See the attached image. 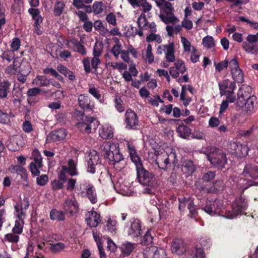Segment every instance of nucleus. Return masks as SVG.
<instances>
[{
  "label": "nucleus",
  "instance_id": "nucleus-18",
  "mask_svg": "<svg viewBox=\"0 0 258 258\" xmlns=\"http://www.w3.org/2000/svg\"><path fill=\"white\" fill-rule=\"evenodd\" d=\"M28 12L35 21L34 32L38 35H41L42 34L41 24L42 22L43 18L40 15V11L38 9L30 8L28 10Z\"/></svg>",
  "mask_w": 258,
  "mask_h": 258
},
{
  "label": "nucleus",
  "instance_id": "nucleus-55",
  "mask_svg": "<svg viewBox=\"0 0 258 258\" xmlns=\"http://www.w3.org/2000/svg\"><path fill=\"white\" fill-rule=\"evenodd\" d=\"M230 61L224 60L219 62L218 63H214L215 69L216 71L221 72L224 69H226L228 67L229 68Z\"/></svg>",
  "mask_w": 258,
  "mask_h": 258
},
{
  "label": "nucleus",
  "instance_id": "nucleus-27",
  "mask_svg": "<svg viewBox=\"0 0 258 258\" xmlns=\"http://www.w3.org/2000/svg\"><path fill=\"white\" fill-rule=\"evenodd\" d=\"M87 224L92 227H96L100 222V216L95 211L88 212L85 217Z\"/></svg>",
  "mask_w": 258,
  "mask_h": 258
},
{
  "label": "nucleus",
  "instance_id": "nucleus-21",
  "mask_svg": "<svg viewBox=\"0 0 258 258\" xmlns=\"http://www.w3.org/2000/svg\"><path fill=\"white\" fill-rule=\"evenodd\" d=\"M125 117V121L126 123V127L127 128H134L135 126L138 124L139 121L137 114L131 109H128L126 111Z\"/></svg>",
  "mask_w": 258,
  "mask_h": 258
},
{
  "label": "nucleus",
  "instance_id": "nucleus-47",
  "mask_svg": "<svg viewBox=\"0 0 258 258\" xmlns=\"http://www.w3.org/2000/svg\"><path fill=\"white\" fill-rule=\"evenodd\" d=\"M191 199L188 198L186 199L185 198H179V205L178 208L180 211H184L185 207L188 208V204L189 205L191 204Z\"/></svg>",
  "mask_w": 258,
  "mask_h": 258
},
{
  "label": "nucleus",
  "instance_id": "nucleus-61",
  "mask_svg": "<svg viewBox=\"0 0 258 258\" xmlns=\"http://www.w3.org/2000/svg\"><path fill=\"white\" fill-rule=\"evenodd\" d=\"M116 221L115 220L109 218L107 222L106 227L107 230L110 231L111 233H115L116 228Z\"/></svg>",
  "mask_w": 258,
  "mask_h": 258
},
{
  "label": "nucleus",
  "instance_id": "nucleus-2",
  "mask_svg": "<svg viewBox=\"0 0 258 258\" xmlns=\"http://www.w3.org/2000/svg\"><path fill=\"white\" fill-rule=\"evenodd\" d=\"M157 7L161 10L159 18L165 24H175L179 20L173 13L172 4L166 0H155Z\"/></svg>",
  "mask_w": 258,
  "mask_h": 258
},
{
  "label": "nucleus",
  "instance_id": "nucleus-49",
  "mask_svg": "<svg viewBox=\"0 0 258 258\" xmlns=\"http://www.w3.org/2000/svg\"><path fill=\"white\" fill-rule=\"evenodd\" d=\"M24 220H16L12 231L14 233L20 234L23 231Z\"/></svg>",
  "mask_w": 258,
  "mask_h": 258
},
{
  "label": "nucleus",
  "instance_id": "nucleus-46",
  "mask_svg": "<svg viewBox=\"0 0 258 258\" xmlns=\"http://www.w3.org/2000/svg\"><path fill=\"white\" fill-rule=\"evenodd\" d=\"M242 47L245 51L249 53L254 54L257 52L256 46L247 41L242 43Z\"/></svg>",
  "mask_w": 258,
  "mask_h": 258
},
{
  "label": "nucleus",
  "instance_id": "nucleus-23",
  "mask_svg": "<svg viewBox=\"0 0 258 258\" xmlns=\"http://www.w3.org/2000/svg\"><path fill=\"white\" fill-rule=\"evenodd\" d=\"M66 45L69 49H72L74 51L84 55L86 54V51L84 46L76 38H72L66 41Z\"/></svg>",
  "mask_w": 258,
  "mask_h": 258
},
{
  "label": "nucleus",
  "instance_id": "nucleus-9",
  "mask_svg": "<svg viewBox=\"0 0 258 258\" xmlns=\"http://www.w3.org/2000/svg\"><path fill=\"white\" fill-rule=\"evenodd\" d=\"M32 157L33 161H32L30 165V170L33 176H39L41 169L42 164V157L38 150H34L32 152Z\"/></svg>",
  "mask_w": 258,
  "mask_h": 258
},
{
  "label": "nucleus",
  "instance_id": "nucleus-59",
  "mask_svg": "<svg viewBox=\"0 0 258 258\" xmlns=\"http://www.w3.org/2000/svg\"><path fill=\"white\" fill-rule=\"evenodd\" d=\"M153 237L151 235L150 230H148L141 240V243L144 245H149L153 242Z\"/></svg>",
  "mask_w": 258,
  "mask_h": 258
},
{
  "label": "nucleus",
  "instance_id": "nucleus-13",
  "mask_svg": "<svg viewBox=\"0 0 258 258\" xmlns=\"http://www.w3.org/2000/svg\"><path fill=\"white\" fill-rule=\"evenodd\" d=\"M83 188H84L85 190H86V195L91 203H96L97 201V199L95 188L94 186L92 184L87 182L80 184L79 187L77 186L76 187V190L79 191L78 194L80 193H84V191L82 190Z\"/></svg>",
  "mask_w": 258,
  "mask_h": 258
},
{
  "label": "nucleus",
  "instance_id": "nucleus-17",
  "mask_svg": "<svg viewBox=\"0 0 258 258\" xmlns=\"http://www.w3.org/2000/svg\"><path fill=\"white\" fill-rule=\"evenodd\" d=\"M143 254L145 258H166L164 250L155 246L145 248Z\"/></svg>",
  "mask_w": 258,
  "mask_h": 258
},
{
  "label": "nucleus",
  "instance_id": "nucleus-57",
  "mask_svg": "<svg viewBox=\"0 0 258 258\" xmlns=\"http://www.w3.org/2000/svg\"><path fill=\"white\" fill-rule=\"evenodd\" d=\"M162 39L159 34H155V33H151L146 38V41L148 42H151L155 41L158 43L162 42Z\"/></svg>",
  "mask_w": 258,
  "mask_h": 258
},
{
  "label": "nucleus",
  "instance_id": "nucleus-51",
  "mask_svg": "<svg viewBox=\"0 0 258 258\" xmlns=\"http://www.w3.org/2000/svg\"><path fill=\"white\" fill-rule=\"evenodd\" d=\"M171 68H175L177 72H180L181 74H183L186 70L184 61L180 59L175 61L174 66Z\"/></svg>",
  "mask_w": 258,
  "mask_h": 258
},
{
  "label": "nucleus",
  "instance_id": "nucleus-20",
  "mask_svg": "<svg viewBox=\"0 0 258 258\" xmlns=\"http://www.w3.org/2000/svg\"><path fill=\"white\" fill-rule=\"evenodd\" d=\"M78 103L79 106L84 111L89 112L92 110L94 108V103L91 101L88 95L84 94L80 95L78 96Z\"/></svg>",
  "mask_w": 258,
  "mask_h": 258
},
{
  "label": "nucleus",
  "instance_id": "nucleus-58",
  "mask_svg": "<svg viewBox=\"0 0 258 258\" xmlns=\"http://www.w3.org/2000/svg\"><path fill=\"white\" fill-rule=\"evenodd\" d=\"M181 42L183 47V50L186 52H190L192 51V46L190 42L184 37H181Z\"/></svg>",
  "mask_w": 258,
  "mask_h": 258
},
{
  "label": "nucleus",
  "instance_id": "nucleus-3",
  "mask_svg": "<svg viewBox=\"0 0 258 258\" xmlns=\"http://www.w3.org/2000/svg\"><path fill=\"white\" fill-rule=\"evenodd\" d=\"M79 122L77 123L78 128L83 133L89 134L92 130H95L99 123L96 118L84 116V113L79 112L76 114Z\"/></svg>",
  "mask_w": 258,
  "mask_h": 258
},
{
  "label": "nucleus",
  "instance_id": "nucleus-7",
  "mask_svg": "<svg viewBox=\"0 0 258 258\" xmlns=\"http://www.w3.org/2000/svg\"><path fill=\"white\" fill-rule=\"evenodd\" d=\"M155 162L159 168L166 170L170 163L174 165L177 163L176 154L174 152H170L169 154L166 152L162 153L157 156Z\"/></svg>",
  "mask_w": 258,
  "mask_h": 258
},
{
  "label": "nucleus",
  "instance_id": "nucleus-26",
  "mask_svg": "<svg viewBox=\"0 0 258 258\" xmlns=\"http://www.w3.org/2000/svg\"><path fill=\"white\" fill-rule=\"evenodd\" d=\"M23 139L20 136H15L11 138L8 144L9 150L15 152L19 150L23 146Z\"/></svg>",
  "mask_w": 258,
  "mask_h": 258
},
{
  "label": "nucleus",
  "instance_id": "nucleus-40",
  "mask_svg": "<svg viewBox=\"0 0 258 258\" xmlns=\"http://www.w3.org/2000/svg\"><path fill=\"white\" fill-rule=\"evenodd\" d=\"M177 132L179 136L183 139H186L191 134L189 127L185 125H180L177 128Z\"/></svg>",
  "mask_w": 258,
  "mask_h": 258
},
{
  "label": "nucleus",
  "instance_id": "nucleus-10",
  "mask_svg": "<svg viewBox=\"0 0 258 258\" xmlns=\"http://www.w3.org/2000/svg\"><path fill=\"white\" fill-rule=\"evenodd\" d=\"M251 88L247 85H242L238 89L236 105L241 108L244 106L245 101L251 97Z\"/></svg>",
  "mask_w": 258,
  "mask_h": 258
},
{
  "label": "nucleus",
  "instance_id": "nucleus-22",
  "mask_svg": "<svg viewBox=\"0 0 258 258\" xmlns=\"http://www.w3.org/2000/svg\"><path fill=\"white\" fill-rule=\"evenodd\" d=\"M67 135V132L63 128L51 132L46 137L48 142H55L63 140Z\"/></svg>",
  "mask_w": 258,
  "mask_h": 258
},
{
  "label": "nucleus",
  "instance_id": "nucleus-14",
  "mask_svg": "<svg viewBox=\"0 0 258 258\" xmlns=\"http://www.w3.org/2000/svg\"><path fill=\"white\" fill-rule=\"evenodd\" d=\"M142 232L141 222L139 219H132L127 227V233L132 238L139 237Z\"/></svg>",
  "mask_w": 258,
  "mask_h": 258
},
{
  "label": "nucleus",
  "instance_id": "nucleus-8",
  "mask_svg": "<svg viewBox=\"0 0 258 258\" xmlns=\"http://www.w3.org/2000/svg\"><path fill=\"white\" fill-rule=\"evenodd\" d=\"M77 162L72 159H70L67 165L61 166V169L59 174L60 180L65 181L67 180L66 173H68L70 176H77L79 172L77 168Z\"/></svg>",
  "mask_w": 258,
  "mask_h": 258
},
{
  "label": "nucleus",
  "instance_id": "nucleus-63",
  "mask_svg": "<svg viewBox=\"0 0 258 258\" xmlns=\"http://www.w3.org/2000/svg\"><path fill=\"white\" fill-rule=\"evenodd\" d=\"M17 234L8 233L5 235V239L12 243H17L19 240V236Z\"/></svg>",
  "mask_w": 258,
  "mask_h": 258
},
{
  "label": "nucleus",
  "instance_id": "nucleus-11",
  "mask_svg": "<svg viewBox=\"0 0 258 258\" xmlns=\"http://www.w3.org/2000/svg\"><path fill=\"white\" fill-rule=\"evenodd\" d=\"M229 69L234 80V82L241 83L243 82L244 75L242 70L240 68L236 58H234L230 60Z\"/></svg>",
  "mask_w": 258,
  "mask_h": 258
},
{
  "label": "nucleus",
  "instance_id": "nucleus-28",
  "mask_svg": "<svg viewBox=\"0 0 258 258\" xmlns=\"http://www.w3.org/2000/svg\"><path fill=\"white\" fill-rule=\"evenodd\" d=\"M117 145V144L110 143V142H105L102 144L100 149L105 158L107 159L109 158L112 150L115 149Z\"/></svg>",
  "mask_w": 258,
  "mask_h": 258
},
{
  "label": "nucleus",
  "instance_id": "nucleus-60",
  "mask_svg": "<svg viewBox=\"0 0 258 258\" xmlns=\"http://www.w3.org/2000/svg\"><path fill=\"white\" fill-rule=\"evenodd\" d=\"M64 8V4L62 2H57L54 7V13L55 16H60L62 13Z\"/></svg>",
  "mask_w": 258,
  "mask_h": 258
},
{
  "label": "nucleus",
  "instance_id": "nucleus-62",
  "mask_svg": "<svg viewBox=\"0 0 258 258\" xmlns=\"http://www.w3.org/2000/svg\"><path fill=\"white\" fill-rule=\"evenodd\" d=\"M15 215L19 219V220H24L25 214L23 209H21L19 205H16L15 206Z\"/></svg>",
  "mask_w": 258,
  "mask_h": 258
},
{
  "label": "nucleus",
  "instance_id": "nucleus-12",
  "mask_svg": "<svg viewBox=\"0 0 258 258\" xmlns=\"http://www.w3.org/2000/svg\"><path fill=\"white\" fill-rule=\"evenodd\" d=\"M175 50L173 43H171L167 45H162L158 46L157 49L158 54L164 53L166 60L169 62H175Z\"/></svg>",
  "mask_w": 258,
  "mask_h": 258
},
{
  "label": "nucleus",
  "instance_id": "nucleus-30",
  "mask_svg": "<svg viewBox=\"0 0 258 258\" xmlns=\"http://www.w3.org/2000/svg\"><path fill=\"white\" fill-rule=\"evenodd\" d=\"M171 250L172 252L178 254L184 252L185 251V248L184 246L182 241L179 239H174L172 242Z\"/></svg>",
  "mask_w": 258,
  "mask_h": 258
},
{
  "label": "nucleus",
  "instance_id": "nucleus-43",
  "mask_svg": "<svg viewBox=\"0 0 258 258\" xmlns=\"http://www.w3.org/2000/svg\"><path fill=\"white\" fill-rule=\"evenodd\" d=\"M88 92L100 102L103 103V100L102 99V96L99 90L96 88L93 85H89Z\"/></svg>",
  "mask_w": 258,
  "mask_h": 258
},
{
  "label": "nucleus",
  "instance_id": "nucleus-52",
  "mask_svg": "<svg viewBox=\"0 0 258 258\" xmlns=\"http://www.w3.org/2000/svg\"><path fill=\"white\" fill-rule=\"evenodd\" d=\"M110 52L113 54L116 59L118 58L119 54L122 52L121 45L118 40H117L115 44L112 47Z\"/></svg>",
  "mask_w": 258,
  "mask_h": 258
},
{
  "label": "nucleus",
  "instance_id": "nucleus-42",
  "mask_svg": "<svg viewBox=\"0 0 258 258\" xmlns=\"http://www.w3.org/2000/svg\"><path fill=\"white\" fill-rule=\"evenodd\" d=\"M73 5L78 9H84L86 13H91L93 12V8L90 5H85L82 0H73Z\"/></svg>",
  "mask_w": 258,
  "mask_h": 258
},
{
  "label": "nucleus",
  "instance_id": "nucleus-36",
  "mask_svg": "<svg viewBox=\"0 0 258 258\" xmlns=\"http://www.w3.org/2000/svg\"><path fill=\"white\" fill-rule=\"evenodd\" d=\"M136 244L128 241H125L120 246L121 253L124 255H129L135 248Z\"/></svg>",
  "mask_w": 258,
  "mask_h": 258
},
{
  "label": "nucleus",
  "instance_id": "nucleus-5",
  "mask_svg": "<svg viewBox=\"0 0 258 258\" xmlns=\"http://www.w3.org/2000/svg\"><path fill=\"white\" fill-rule=\"evenodd\" d=\"M136 169L137 179L141 184L149 186L153 185L155 177L153 173L146 170L141 163L136 165Z\"/></svg>",
  "mask_w": 258,
  "mask_h": 258
},
{
  "label": "nucleus",
  "instance_id": "nucleus-39",
  "mask_svg": "<svg viewBox=\"0 0 258 258\" xmlns=\"http://www.w3.org/2000/svg\"><path fill=\"white\" fill-rule=\"evenodd\" d=\"M11 83L8 81L4 80L0 82V98H5L9 92Z\"/></svg>",
  "mask_w": 258,
  "mask_h": 258
},
{
  "label": "nucleus",
  "instance_id": "nucleus-50",
  "mask_svg": "<svg viewBox=\"0 0 258 258\" xmlns=\"http://www.w3.org/2000/svg\"><path fill=\"white\" fill-rule=\"evenodd\" d=\"M171 68H175L177 72H180L181 74H183L186 70L184 61L180 59L175 61L174 66Z\"/></svg>",
  "mask_w": 258,
  "mask_h": 258
},
{
  "label": "nucleus",
  "instance_id": "nucleus-54",
  "mask_svg": "<svg viewBox=\"0 0 258 258\" xmlns=\"http://www.w3.org/2000/svg\"><path fill=\"white\" fill-rule=\"evenodd\" d=\"M231 121L233 125H238L243 123L244 119L241 114H236L231 117Z\"/></svg>",
  "mask_w": 258,
  "mask_h": 258
},
{
  "label": "nucleus",
  "instance_id": "nucleus-19",
  "mask_svg": "<svg viewBox=\"0 0 258 258\" xmlns=\"http://www.w3.org/2000/svg\"><path fill=\"white\" fill-rule=\"evenodd\" d=\"M220 90V94L221 96L227 93L233 92L236 89L235 82L231 81L228 79H225L218 83Z\"/></svg>",
  "mask_w": 258,
  "mask_h": 258
},
{
  "label": "nucleus",
  "instance_id": "nucleus-24",
  "mask_svg": "<svg viewBox=\"0 0 258 258\" xmlns=\"http://www.w3.org/2000/svg\"><path fill=\"white\" fill-rule=\"evenodd\" d=\"M118 147V145H117L115 147V149L112 150L111 155L108 159L110 164L116 166V168L121 169L124 167V165L120 167L118 166L117 164H119V163L123 160V158L122 154L120 153Z\"/></svg>",
  "mask_w": 258,
  "mask_h": 258
},
{
  "label": "nucleus",
  "instance_id": "nucleus-25",
  "mask_svg": "<svg viewBox=\"0 0 258 258\" xmlns=\"http://www.w3.org/2000/svg\"><path fill=\"white\" fill-rule=\"evenodd\" d=\"M63 208L66 213L73 215L78 211L79 205L75 200L67 199L63 203Z\"/></svg>",
  "mask_w": 258,
  "mask_h": 258
},
{
  "label": "nucleus",
  "instance_id": "nucleus-31",
  "mask_svg": "<svg viewBox=\"0 0 258 258\" xmlns=\"http://www.w3.org/2000/svg\"><path fill=\"white\" fill-rule=\"evenodd\" d=\"M49 81L46 76L38 75L33 79L32 83L37 87H48Z\"/></svg>",
  "mask_w": 258,
  "mask_h": 258
},
{
  "label": "nucleus",
  "instance_id": "nucleus-64",
  "mask_svg": "<svg viewBox=\"0 0 258 258\" xmlns=\"http://www.w3.org/2000/svg\"><path fill=\"white\" fill-rule=\"evenodd\" d=\"M93 12L95 14H99L103 11V4L102 2H95L92 6Z\"/></svg>",
  "mask_w": 258,
  "mask_h": 258
},
{
  "label": "nucleus",
  "instance_id": "nucleus-15",
  "mask_svg": "<svg viewBox=\"0 0 258 258\" xmlns=\"http://www.w3.org/2000/svg\"><path fill=\"white\" fill-rule=\"evenodd\" d=\"M223 207L221 202L219 200L214 201H207L206 206L203 210L211 216L219 215Z\"/></svg>",
  "mask_w": 258,
  "mask_h": 258
},
{
  "label": "nucleus",
  "instance_id": "nucleus-38",
  "mask_svg": "<svg viewBox=\"0 0 258 258\" xmlns=\"http://www.w3.org/2000/svg\"><path fill=\"white\" fill-rule=\"evenodd\" d=\"M202 44L207 49L215 50L216 46L215 41L212 36L207 35L202 39Z\"/></svg>",
  "mask_w": 258,
  "mask_h": 258
},
{
  "label": "nucleus",
  "instance_id": "nucleus-44",
  "mask_svg": "<svg viewBox=\"0 0 258 258\" xmlns=\"http://www.w3.org/2000/svg\"><path fill=\"white\" fill-rule=\"evenodd\" d=\"M31 67L29 62L26 61H21L19 73L28 75L31 72Z\"/></svg>",
  "mask_w": 258,
  "mask_h": 258
},
{
  "label": "nucleus",
  "instance_id": "nucleus-35",
  "mask_svg": "<svg viewBox=\"0 0 258 258\" xmlns=\"http://www.w3.org/2000/svg\"><path fill=\"white\" fill-rule=\"evenodd\" d=\"M195 170L196 167L192 161L188 160L184 162L182 167V171L186 176L191 175Z\"/></svg>",
  "mask_w": 258,
  "mask_h": 258
},
{
  "label": "nucleus",
  "instance_id": "nucleus-33",
  "mask_svg": "<svg viewBox=\"0 0 258 258\" xmlns=\"http://www.w3.org/2000/svg\"><path fill=\"white\" fill-rule=\"evenodd\" d=\"M126 147L131 159L134 163L135 166L140 163L141 160L137 154L135 146L129 143H127Z\"/></svg>",
  "mask_w": 258,
  "mask_h": 258
},
{
  "label": "nucleus",
  "instance_id": "nucleus-16",
  "mask_svg": "<svg viewBox=\"0 0 258 258\" xmlns=\"http://www.w3.org/2000/svg\"><path fill=\"white\" fill-rule=\"evenodd\" d=\"M228 149L237 156L242 157L248 154V148L245 145H242L237 142H231L228 145Z\"/></svg>",
  "mask_w": 258,
  "mask_h": 258
},
{
  "label": "nucleus",
  "instance_id": "nucleus-56",
  "mask_svg": "<svg viewBox=\"0 0 258 258\" xmlns=\"http://www.w3.org/2000/svg\"><path fill=\"white\" fill-rule=\"evenodd\" d=\"M65 248V244L62 242L50 244V250L54 253L59 252Z\"/></svg>",
  "mask_w": 258,
  "mask_h": 258
},
{
  "label": "nucleus",
  "instance_id": "nucleus-53",
  "mask_svg": "<svg viewBox=\"0 0 258 258\" xmlns=\"http://www.w3.org/2000/svg\"><path fill=\"white\" fill-rule=\"evenodd\" d=\"M1 57L3 60L10 62L13 59H15V53L13 50L7 49L5 50L2 54Z\"/></svg>",
  "mask_w": 258,
  "mask_h": 258
},
{
  "label": "nucleus",
  "instance_id": "nucleus-45",
  "mask_svg": "<svg viewBox=\"0 0 258 258\" xmlns=\"http://www.w3.org/2000/svg\"><path fill=\"white\" fill-rule=\"evenodd\" d=\"M89 160L88 161V164H90V166L92 165H99L101 163L99 156L97 154L96 152H92L89 155Z\"/></svg>",
  "mask_w": 258,
  "mask_h": 258
},
{
  "label": "nucleus",
  "instance_id": "nucleus-37",
  "mask_svg": "<svg viewBox=\"0 0 258 258\" xmlns=\"http://www.w3.org/2000/svg\"><path fill=\"white\" fill-rule=\"evenodd\" d=\"M256 103V97L251 96L250 98L245 101L244 106L245 110L248 114H251L254 112V106Z\"/></svg>",
  "mask_w": 258,
  "mask_h": 258
},
{
  "label": "nucleus",
  "instance_id": "nucleus-1",
  "mask_svg": "<svg viewBox=\"0 0 258 258\" xmlns=\"http://www.w3.org/2000/svg\"><path fill=\"white\" fill-rule=\"evenodd\" d=\"M211 164L217 168L222 169L227 163L226 154L221 150L212 146L202 149Z\"/></svg>",
  "mask_w": 258,
  "mask_h": 258
},
{
  "label": "nucleus",
  "instance_id": "nucleus-32",
  "mask_svg": "<svg viewBox=\"0 0 258 258\" xmlns=\"http://www.w3.org/2000/svg\"><path fill=\"white\" fill-rule=\"evenodd\" d=\"M21 66V60L19 58H15L12 64L8 66L6 72L10 75H15L19 73Z\"/></svg>",
  "mask_w": 258,
  "mask_h": 258
},
{
  "label": "nucleus",
  "instance_id": "nucleus-29",
  "mask_svg": "<svg viewBox=\"0 0 258 258\" xmlns=\"http://www.w3.org/2000/svg\"><path fill=\"white\" fill-rule=\"evenodd\" d=\"M100 137L103 139H109L113 137V128L108 125H104L99 129Z\"/></svg>",
  "mask_w": 258,
  "mask_h": 258
},
{
  "label": "nucleus",
  "instance_id": "nucleus-4",
  "mask_svg": "<svg viewBox=\"0 0 258 258\" xmlns=\"http://www.w3.org/2000/svg\"><path fill=\"white\" fill-rule=\"evenodd\" d=\"M230 182L232 188L235 190V192L238 195H241L245 189L250 186L258 185V182L252 180H246L240 175L231 176Z\"/></svg>",
  "mask_w": 258,
  "mask_h": 258
},
{
  "label": "nucleus",
  "instance_id": "nucleus-41",
  "mask_svg": "<svg viewBox=\"0 0 258 258\" xmlns=\"http://www.w3.org/2000/svg\"><path fill=\"white\" fill-rule=\"evenodd\" d=\"M50 218L52 220L63 221L64 219V214L63 212L58 211L56 209H52L50 212Z\"/></svg>",
  "mask_w": 258,
  "mask_h": 258
},
{
  "label": "nucleus",
  "instance_id": "nucleus-48",
  "mask_svg": "<svg viewBox=\"0 0 258 258\" xmlns=\"http://www.w3.org/2000/svg\"><path fill=\"white\" fill-rule=\"evenodd\" d=\"M11 171L12 172H16L17 174L21 175L25 179L27 178L26 170L25 168L20 165H14L11 167Z\"/></svg>",
  "mask_w": 258,
  "mask_h": 258
},
{
  "label": "nucleus",
  "instance_id": "nucleus-34",
  "mask_svg": "<svg viewBox=\"0 0 258 258\" xmlns=\"http://www.w3.org/2000/svg\"><path fill=\"white\" fill-rule=\"evenodd\" d=\"M142 57L145 60L150 64L154 61V55L152 53L151 44H148L145 49L142 51Z\"/></svg>",
  "mask_w": 258,
  "mask_h": 258
},
{
  "label": "nucleus",
  "instance_id": "nucleus-6",
  "mask_svg": "<svg viewBox=\"0 0 258 258\" xmlns=\"http://www.w3.org/2000/svg\"><path fill=\"white\" fill-rule=\"evenodd\" d=\"M247 206L245 199L240 196L236 199L233 203L232 210L226 212L225 217L227 219H233L237 215L243 214Z\"/></svg>",
  "mask_w": 258,
  "mask_h": 258
}]
</instances>
